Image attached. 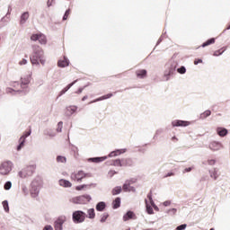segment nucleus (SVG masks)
I'll return each instance as SVG.
<instances>
[{"instance_id": "f257e3e1", "label": "nucleus", "mask_w": 230, "mask_h": 230, "mask_svg": "<svg viewBox=\"0 0 230 230\" xmlns=\"http://www.w3.org/2000/svg\"><path fill=\"white\" fill-rule=\"evenodd\" d=\"M30 60L32 66H44L46 64V58H44V50L40 46H32V54L30 57Z\"/></svg>"}, {"instance_id": "f03ea898", "label": "nucleus", "mask_w": 230, "mask_h": 230, "mask_svg": "<svg viewBox=\"0 0 230 230\" xmlns=\"http://www.w3.org/2000/svg\"><path fill=\"white\" fill-rule=\"evenodd\" d=\"M177 66L178 64L175 61H170L166 65V69L164 73V81L168 82L173 75H175V71H177Z\"/></svg>"}, {"instance_id": "7ed1b4c3", "label": "nucleus", "mask_w": 230, "mask_h": 230, "mask_svg": "<svg viewBox=\"0 0 230 230\" xmlns=\"http://www.w3.org/2000/svg\"><path fill=\"white\" fill-rule=\"evenodd\" d=\"M40 188H42V180L36 178L31 183V195L32 199H37L39 193H40Z\"/></svg>"}, {"instance_id": "20e7f679", "label": "nucleus", "mask_w": 230, "mask_h": 230, "mask_svg": "<svg viewBox=\"0 0 230 230\" xmlns=\"http://www.w3.org/2000/svg\"><path fill=\"white\" fill-rule=\"evenodd\" d=\"M37 168V165L31 164L28 165L26 167H23L19 172H18V177L20 179H26L28 177H31L33 173H35V170Z\"/></svg>"}, {"instance_id": "39448f33", "label": "nucleus", "mask_w": 230, "mask_h": 230, "mask_svg": "<svg viewBox=\"0 0 230 230\" xmlns=\"http://www.w3.org/2000/svg\"><path fill=\"white\" fill-rule=\"evenodd\" d=\"M13 170V163L5 161L0 164V175H10V172Z\"/></svg>"}, {"instance_id": "423d86ee", "label": "nucleus", "mask_w": 230, "mask_h": 230, "mask_svg": "<svg viewBox=\"0 0 230 230\" xmlns=\"http://www.w3.org/2000/svg\"><path fill=\"white\" fill-rule=\"evenodd\" d=\"M85 217H87L85 212L82 210H76L73 212L72 220L74 224H82V222L85 221Z\"/></svg>"}, {"instance_id": "0eeeda50", "label": "nucleus", "mask_w": 230, "mask_h": 230, "mask_svg": "<svg viewBox=\"0 0 230 230\" xmlns=\"http://www.w3.org/2000/svg\"><path fill=\"white\" fill-rule=\"evenodd\" d=\"M91 195L84 194L82 196L72 198L71 202H73V204H87L88 202H91Z\"/></svg>"}, {"instance_id": "6e6552de", "label": "nucleus", "mask_w": 230, "mask_h": 230, "mask_svg": "<svg viewBox=\"0 0 230 230\" xmlns=\"http://www.w3.org/2000/svg\"><path fill=\"white\" fill-rule=\"evenodd\" d=\"M30 82H31V75H30L21 78L20 87L22 89V94H27L28 85H30Z\"/></svg>"}, {"instance_id": "1a4fd4ad", "label": "nucleus", "mask_w": 230, "mask_h": 230, "mask_svg": "<svg viewBox=\"0 0 230 230\" xmlns=\"http://www.w3.org/2000/svg\"><path fill=\"white\" fill-rule=\"evenodd\" d=\"M67 221L66 216H59L54 222L55 230H64V224Z\"/></svg>"}, {"instance_id": "9d476101", "label": "nucleus", "mask_w": 230, "mask_h": 230, "mask_svg": "<svg viewBox=\"0 0 230 230\" xmlns=\"http://www.w3.org/2000/svg\"><path fill=\"white\" fill-rule=\"evenodd\" d=\"M31 136V129L25 132L21 137H20V144L17 146V150H21L24 146V143H26V137H30Z\"/></svg>"}, {"instance_id": "9b49d317", "label": "nucleus", "mask_w": 230, "mask_h": 230, "mask_svg": "<svg viewBox=\"0 0 230 230\" xmlns=\"http://www.w3.org/2000/svg\"><path fill=\"white\" fill-rule=\"evenodd\" d=\"M85 177H87V174L84 172V171H79L78 172L71 175V179L76 181L77 182H82V180L85 179Z\"/></svg>"}, {"instance_id": "f8f14e48", "label": "nucleus", "mask_w": 230, "mask_h": 230, "mask_svg": "<svg viewBox=\"0 0 230 230\" xmlns=\"http://www.w3.org/2000/svg\"><path fill=\"white\" fill-rule=\"evenodd\" d=\"M190 121L175 119L172 121V127H189Z\"/></svg>"}, {"instance_id": "ddd939ff", "label": "nucleus", "mask_w": 230, "mask_h": 230, "mask_svg": "<svg viewBox=\"0 0 230 230\" xmlns=\"http://www.w3.org/2000/svg\"><path fill=\"white\" fill-rule=\"evenodd\" d=\"M208 148L212 150V152H218V150L222 148V144L220 142L214 141L208 145Z\"/></svg>"}, {"instance_id": "4468645a", "label": "nucleus", "mask_w": 230, "mask_h": 230, "mask_svg": "<svg viewBox=\"0 0 230 230\" xmlns=\"http://www.w3.org/2000/svg\"><path fill=\"white\" fill-rule=\"evenodd\" d=\"M127 152V148L116 149L115 151H111L108 157H118V155H121V154H125Z\"/></svg>"}, {"instance_id": "2eb2a0df", "label": "nucleus", "mask_w": 230, "mask_h": 230, "mask_svg": "<svg viewBox=\"0 0 230 230\" xmlns=\"http://www.w3.org/2000/svg\"><path fill=\"white\" fill-rule=\"evenodd\" d=\"M136 220V214L134 213V211L129 210L128 211L124 216H123V221L127 222L128 220Z\"/></svg>"}, {"instance_id": "dca6fc26", "label": "nucleus", "mask_w": 230, "mask_h": 230, "mask_svg": "<svg viewBox=\"0 0 230 230\" xmlns=\"http://www.w3.org/2000/svg\"><path fill=\"white\" fill-rule=\"evenodd\" d=\"M109 156H97V157H91L88 158V163H103V161H106Z\"/></svg>"}, {"instance_id": "f3484780", "label": "nucleus", "mask_w": 230, "mask_h": 230, "mask_svg": "<svg viewBox=\"0 0 230 230\" xmlns=\"http://www.w3.org/2000/svg\"><path fill=\"white\" fill-rule=\"evenodd\" d=\"M112 96H113L112 93H108L106 95H102V96L90 102L89 105H91V103H96L97 102H102V100H109L110 98H112Z\"/></svg>"}, {"instance_id": "a211bd4d", "label": "nucleus", "mask_w": 230, "mask_h": 230, "mask_svg": "<svg viewBox=\"0 0 230 230\" xmlns=\"http://www.w3.org/2000/svg\"><path fill=\"white\" fill-rule=\"evenodd\" d=\"M76 111H78V107L76 106H68L66 107V116H73V114H75V112H76Z\"/></svg>"}, {"instance_id": "6ab92c4d", "label": "nucleus", "mask_w": 230, "mask_h": 230, "mask_svg": "<svg viewBox=\"0 0 230 230\" xmlns=\"http://www.w3.org/2000/svg\"><path fill=\"white\" fill-rule=\"evenodd\" d=\"M105 208H107V203L105 201H100L96 204L95 209L96 211H105Z\"/></svg>"}, {"instance_id": "aec40b11", "label": "nucleus", "mask_w": 230, "mask_h": 230, "mask_svg": "<svg viewBox=\"0 0 230 230\" xmlns=\"http://www.w3.org/2000/svg\"><path fill=\"white\" fill-rule=\"evenodd\" d=\"M30 19V13L24 12L20 17V24H26V21Z\"/></svg>"}, {"instance_id": "412c9836", "label": "nucleus", "mask_w": 230, "mask_h": 230, "mask_svg": "<svg viewBox=\"0 0 230 230\" xmlns=\"http://www.w3.org/2000/svg\"><path fill=\"white\" fill-rule=\"evenodd\" d=\"M58 184H59V186H62L63 188H71L73 186L71 181H69L67 180H64V179L59 180Z\"/></svg>"}, {"instance_id": "4be33fe9", "label": "nucleus", "mask_w": 230, "mask_h": 230, "mask_svg": "<svg viewBox=\"0 0 230 230\" xmlns=\"http://www.w3.org/2000/svg\"><path fill=\"white\" fill-rule=\"evenodd\" d=\"M76 82H78V80H75L74 82H72L71 84H67L63 90L60 91L59 93V96H63V94H66V92H67L69 89H71L75 84H76Z\"/></svg>"}, {"instance_id": "5701e85b", "label": "nucleus", "mask_w": 230, "mask_h": 230, "mask_svg": "<svg viewBox=\"0 0 230 230\" xmlns=\"http://www.w3.org/2000/svg\"><path fill=\"white\" fill-rule=\"evenodd\" d=\"M122 166H134L132 158H122Z\"/></svg>"}, {"instance_id": "b1692460", "label": "nucleus", "mask_w": 230, "mask_h": 230, "mask_svg": "<svg viewBox=\"0 0 230 230\" xmlns=\"http://www.w3.org/2000/svg\"><path fill=\"white\" fill-rule=\"evenodd\" d=\"M120 207H121V198L118 197L112 202V208L118 209Z\"/></svg>"}, {"instance_id": "393cba45", "label": "nucleus", "mask_w": 230, "mask_h": 230, "mask_svg": "<svg viewBox=\"0 0 230 230\" xmlns=\"http://www.w3.org/2000/svg\"><path fill=\"white\" fill-rule=\"evenodd\" d=\"M58 67H67V66H69V59H67V58H64L63 60H58Z\"/></svg>"}, {"instance_id": "a878e982", "label": "nucleus", "mask_w": 230, "mask_h": 230, "mask_svg": "<svg viewBox=\"0 0 230 230\" xmlns=\"http://www.w3.org/2000/svg\"><path fill=\"white\" fill-rule=\"evenodd\" d=\"M136 75H137V78L143 79V78L146 77L147 71H146V69L137 70L136 72Z\"/></svg>"}, {"instance_id": "bb28decb", "label": "nucleus", "mask_w": 230, "mask_h": 230, "mask_svg": "<svg viewBox=\"0 0 230 230\" xmlns=\"http://www.w3.org/2000/svg\"><path fill=\"white\" fill-rule=\"evenodd\" d=\"M111 166L123 167V159H115L110 164Z\"/></svg>"}, {"instance_id": "cd10ccee", "label": "nucleus", "mask_w": 230, "mask_h": 230, "mask_svg": "<svg viewBox=\"0 0 230 230\" xmlns=\"http://www.w3.org/2000/svg\"><path fill=\"white\" fill-rule=\"evenodd\" d=\"M217 133L220 136V137H225V136L228 133V131H227V128H217Z\"/></svg>"}, {"instance_id": "c85d7f7f", "label": "nucleus", "mask_w": 230, "mask_h": 230, "mask_svg": "<svg viewBox=\"0 0 230 230\" xmlns=\"http://www.w3.org/2000/svg\"><path fill=\"white\" fill-rule=\"evenodd\" d=\"M5 93H6V94H17V93H18V94H21V93H22V90H17V91H15V90L13 89V88L7 87V88L5 89Z\"/></svg>"}, {"instance_id": "c756f323", "label": "nucleus", "mask_w": 230, "mask_h": 230, "mask_svg": "<svg viewBox=\"0 0 230 230\" xmlns=\"http://www.w3.org/2000/svg\"><path fill=\"white\" fill-rule=\"evenodd\" d=\"M226 50H227V47H223V48H221L220 49L216 50V51L213 53V56H214V57H220V55H224V52H226Z\"/></svg>"}, {"instance_id": "7c9ffc66", "label": "nucleus", "mask_w": 230, "mask_h": 230, "mask_svg": "<svg viewBox=\"0 0 230 230\" xmlns=\"http://www.w3.org/2000/svg\"><path fill=\"white\" fill-rule=\"evenodd\" d=\"M91 186H96V184L94 183H91V184H83V185H78L75 187V190L77 191H82V190H84V188H91Z\"/></svg>"}, {"instance_id": "2f4dec72", "label": "nucleus", "mask_w": 230, "mask_h": 230, "mask_svg": "<svg viewBox=\"0 0 230 230\" xmlns=\"http://www.w3.org/2000/svg\"><path fill=\"white\" fill-rule=\"evenodd\" d=\"M43 134L44 136H49V137H55V136H57V134L53 132V129L50 128L44 129Z\"/></svg>"}, {"instance_id": "473e14b6", "label": "nucleus", "mask_w": 230, "mask_h": 230, "mask_svg": "<svg viewBox=\"0 0 230 230\" xmlns=\"http://www.w3.org/2000/svg\"><path fill=\"white\" fill-rule=\"evenodd\" d=\"M88 218L91 220L94 219L96 217V213L94 212V208H89L87 210Z\"/></svg>"}, {"instance_id": "72a5a7b5", "label": "nucleus", "mask_w": 230, "mask_h": 230, "mask_svg": "<svg viewBox=\"0 0 230 230\" xmlns=\"http://www.w3.org/2000/svg\"><path fill=\"white\" fill-rule=\"evenodd\" d=\"M209 174L211 179H214L215 181L218 179V172L216 168L213 171H209Z\"/></svg>"}, {"instance_id": "f704fd0d", "label": "nucleus", "mask_w": 230, "mask_h": 230, "mask_svg": "<svg viewBox=\"0 0 230 230\" xmlns=\"http://www.w3.org/2000/svg\"><path fill=\"white\" fill-rule=\"evenodd\" d=\"M211 44H215V38H211V39L208 40L206 42H204L201 45V48H206L208 46H211Z\"/></svg>"}, {"instance_id": "c9c22d12", "label": "nucleus", "mask_w": 230, "mask_h": 230, "mask_svg": "<svg viewBox=\"0 0 230 230\" xmlns=\"http://www.w3.org/2000/svg\"><path fill=\"white\" fill-rule=\"evenodd\" d=\"M211 116V111L207 110L203 113L200 114V119H206V118H209Z\"/></svg>"}, {"instance_id": "e433bc0d", "label": "nucleus", "mask_w": 230, "mask_h": 230, "mask_svg": "<svg viewBox=\"0 0 230 230\" xmlns=\"http://www.w3.org/2000/svg\"><path fill=\"white\" fill-rule=\"evenodd\" d=\"M146 213L148 215H154V208L152 206L148 205V200L146 199Z\"/></svg>"}, {"instance_id": "4c0bfd02", "label": "nucleus", "mask_w": 230, "mask_h": 230, "mask_svg": "<svg viewBox=\"0 0 230 230\" xmlns=\"http://www.w3.org/2000/svg\"><path fill=\"white\" fill-rule=\"evenodd\" d=\"M121 191H122L121 186H117L112 189L111 194L112 195H119V193H121Z\"/></svg>"}, {"instance_id": "58836bf2", "label": "nucleus", "mask_w": 230, "mask_h": 230, "mask_svg": "<svg viewBox=\"0 0 230 230\" xmlns=\"http://www.w3.org/2000/svg\"><path fill=\"white\" fill-rule=\"evenodd\" d=\"M56 161H57V163L66 164V163H67V158H66V156L58 155L56 158Z\"/></svg>"}, {"instance_id": "ea45409f", "label": "nucleus", "mask_w": 230, "mask_h": 230, "mask_svg": "<svg viewBox=\"0 0 230 230\" xmlns=\"http://www.w3.org/2000/svg\"><path fill=\"white\" fill-rule=\"evenodd\" d=\"M38 41L40 44H47L48 40L46 39V36L44 34H40Z\"/></svg>"}, {"instance_id": "a19ab883", "label": "nucleus", "mask_w": 230, "mask_h": 230, "mask_svg": "<svg viewBox=\"0 0 230 230\" xmlns=\"http://www.w3.org/2000/svg\"><path fill=\"white\" fill-rule=\"evenodd\" d=\"M107 218H109V213L105 212L101 216V219H100L101 224L107 222Z\"/></svg>"}, {"instance_id": "79ce46f5", "label": "nucleus", "mask_w": 230, "mask_h": 230, "mask_svg": "<svg viewBox=\"0 0 230 230\" xmlns=\"http://www.w3.org/2000/svg\"><path fill=\"white\" fill-rule=\"evenodd\" d=\"M3 208L4 209L5 213H8V211H10V207L8 206V200H4L2 202Z\"/></svg>"}, {"instance_id": "37998d69", "label": "nucleus", "mask_w": 230, "mask_h": 230, "mask_svg": "<svg viewBox=\"0 0 230 230\" xmlns=\"http://www.w3.org/2000/svg\"><path fill=\"white\" fill-rule=\"evenodd\" d=\"M129 188H130V181H125V183L122 186V190L124 191H128Z\"/></svg>"}, {"instance_id": "c03bdc74", "label": "nucleus", "mask_w": 230, "mask_h": 230, "mask_svg": "<svg viewBox=\"0 0 230 230\" xmlns=\"http://www.w3.org/2000/svg\"><path fill=\"white\" fill-rule=\"evenodd\" d=\"M177 71H178V73H179L180 75H185V74H186V66H181V67H179V68L177 69Z\"/></svg>"}, {"instance_id": "a18cd8bd", "label": "nucleus", "mask_w": 230, "mask_h": 230, "mask_svg": "<svg viewBox=\"0 0 230 230\" xmlns=\"http://www.w3.org/2000/svg\"><path fill=\"white\" fill-rule=\"evenodd\" d=\"M4 189L6 190H12V181H6L4 185Z\"/></svg>"}, {"instance_id": "49530a36", "label": "nucleus", "mask_w": 230, "mask_h": 230, "mask_svg": "<svg viewBox=\"0 0 230 230\" xmlns=\"http://www.w3.org/2000/svg\"><path fill=\"white\" fill-rule=\"evenodd\" d=\"M22 191L23 195H25V197L28 196V194L30 193V191L28 190V187H26V185L22 186Z\"/></svg>"}, {"instance_id": "de8ad7c7", "label": "nucleus", "mask_w": 230, "mask_h": 230, "mask_svg": "<svg viewBox=\"0 0 230 230\" xmlns=\"http://www.w3.org/2000/svg\"><path fill=\"white\" fill-rule=\"evenodd\" d=\"M167 213L171 216L173 217V215H177V208H171L167 211Z\"/></svg>"}, {"instance_id": "09e8293b", "label": "nucleus", "mask_w": 230, "mask_h": 230, "mask_svg": "<svg viewBox=\"0 0 230 230\" xmlns=\"http://www.w3.org/2000/svg\"><path fill=\"white\" fill-rule=\"evenodd\" d=\"M163 132H164V129L163 128H158L156 131H155V134L154 136V139H155V137H157V136H161V134H163Z\"/></svg>"}, {"instance_id": "8fccbe9b", "label": "nucleus", "mask_w": 230, "mask_h": 230, "mask_svg": "<svg viewBox=\"0 0 230 230\" xmlns=\"http://www.w3.org/2000/svg\"><path fill=\"white\" fill-rule=\"evenodd\" d=\"M69 13H71V9H67L66 12H65V14L63 16V21H67V17H69Z\"/></svg>"}, {"instance_id": "3c124183", "label": "nucleus", "mask_w": 230, "mask_h": 230, "mask_svg": "<svg viewBox=\"0 0 230 230\" xmlns=\"http://www.w3.org/2000/svg\"><path fill=\"white\" fill-rule=\"evenodd\" d=\"M40 34H32L31 36V40H33V42H37V40H39V37Z\"/></svg>"}, {"instance_id": "603ef678", "label": "nucleus", "mask_w": 230, "mask_h": 230, "mask_svg": "<svg viewBox=\"0 0 230 230\" xmlns=\"http://www.w3.org/2000/svg\"><path fill=\"white\" fill-rule=\"evenodd\" d=\"M63 125H64V122H62V121H59L58 123L57 132H62Z\"/></svg>"}, {"instance_id": "864d4df0", "label": "nucleus", "mask_w": 230, "mask_h": 230, "mask_svg": "<svg viewBox=\"0 0 230 230\" xmlns=\"http://www.w3.org/2000/svg\"><path fill=\"white\" fill-rule=\"evenodd\" d=\"M53 4H55V0H48L47 1L48 8H51V6H53Z\"/></svg>"}, {"instance_id": "5fc2aeb1", "label": "nucleus", "mask_w": 230, "mask_h": 230, "mask_svg": "<svg viewBox=\"0 0 230 230\" xmlns=\"http://www.w3.org/2000/svg\"><path fill=\"white\" fill-rule=\"evenodd\" d=\"M187 227V225L186 224H182V225H180L176 227V230H184L186 229Z\"/></svg>"}, {"instance_id": "6e6d98bb", "label": "nucleus", "mask_w": 230, "mask_h": 230, "mask_svg": "<svg viewBox=\"0 0 230 230\" xmlns=\"http://www.w3.org/2000/svg\"><path fill=\"white\" fill-rule=\"evenodd\" d=\"M117 173H118V172H116L114 170H111V171H109L108 175L110 177H114V175H116Z\"/></svg>"}, {"instance_id": "4d7b16f0", "label": "nucleus", "mask_w": 230, "mask_h": 230, "mask_svg": "<svg viewBox=\"0 0 230 230\" xmlns=\"http://www.w3.org/2000/svg\"><path fill=\"white\" fill-rule=\"evenodd\" d=\"M216 163H217V160H215V159L208 160V164H209V166L215 165Z\"/></svg>"}, {"instance_id": "13d9d810", "label": "nucleus", "mask_w": 230, "mask_h": 230, "mask_svg": "<svg viewBox=\"0 0 230 230\" xmlns=\"http://www.w3.org/2000/svg\"><path fill=\"white\" fill-rule=\"evenodd\" d=\"M147 199H148L150 204H154V199H152V192H149L147 194Z\"/></svg>"}, {"instance_id": "bf43d9fd", "label": "nucleus", "mask_w": 230, "mask_h": 230, "mask_svg": "<svg viewBox=\"0 0 230 230\" xmlns=\"http://www.w3.org/2000/svg\"><path fill=\"white\" fill-rule=\"evenodd\" d=\"M11 87H19V82L13 81L10 83Z\"/></svg>"}, {"instance_id": "052dcab7", "label": "nucleus", "mask_w": 230, "mask_h": 230, "mask_svg": "<svg viewBox=\"0 0 230 230\" xmlns=\"http://www.w3.org/2000/svg\"><path fill=\"white\" fill-rule=\"evenodd\" d=\"M28 64V60L22 59L19 62V66H26Z\"/></svg>"}, {"instance_id": "680f3d73", "label": "nucleus", "mask_w": 230, "mask_h": 230, "mask_svg": "<svg viewBox=\"0 0 230 230\" xmlns=\"http://www.w3.org/2000/svg\"><path fill=\"white\" fill-rule=\"evenodd\" d=\"M191 170H193V167H188V168H185L183 170V173H190V172H191Z\"/></svg>"}, {"instance_id": "e2e57ef3", "label": "nucleus", "mask_w": 230, "mask_h": 230, "mask_svg": "<svg viewBox=\"0 0 230 230\" xmlns=\"http://www.w3.org/2000/svg\"><path fill=\"white\" fill-rule=\"evenodd\" d=\"M164 38V34H162L159 40L156 42V46H159L161 42H163V39Z\"/></svg>"}, {"instance_id": "0e129e2a", "label": "nucleus", "mask_w": 230, "mask_h": 230, "mask_svg": "<svg viewBox=\"0 0 230 230\" xmlns=\"http://www.w3.org/2000/svg\"><path fill=\"white\" fill-rule=\"evenodd\" d=\"M173 175H175V172H168L166 173L164 177L166 179L167 177H173Z\"/></svg>"}, {"instance_id": "69168bd1", "label": "nucleus", "mask_w": 230, "mask_h": 230, "mask_svg": "<svg viewBox=\"0 0 230 230\" xmlns=\"http://www.w3.org/2000/svg\"><path fill=\"white\" fill-rule=\"evenodd\" d=\"M43 230H53V226H51V225H47L44 226Z\"/></svg>"}, {"instance_id": "338daca9", "label": "nucleus", "mask_w": 230, "mask_h": 230, "mask_svg": "<svg viewBox=\"0 0 230 230\" xmlns=\"http://www.w3.org/2000/svg\"><path fill=\"white\" fill-rule=\"evenodd\" d=\"M199 64H202V59H196V60L194 61V65H195V66H199Z\"/></svg>"}, {"instance_id": "774afa93", "label": "nucleus", "mask_w": 230, "mask_h": 230, "mask_svg": "<svg viewBox=\"0 0 230 230\" xmlns=\"http://www.w3.org/2000/svg\"><path fill=\"white\" fill-rule=\"evenodd\" d=\"M170 204H172V201H170V200H166V201L164 202V206L165 208H168V206H170Z\"/></svg>"}]
</instances>
